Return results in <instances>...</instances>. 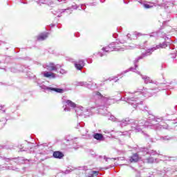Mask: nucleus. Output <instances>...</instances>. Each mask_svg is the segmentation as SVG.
Segmentation results:
<instances>
[{"label": "nucleus", "instance_id": "864d4df0", "mask_svg": "<svg viewBox=\"0 0 177 177\" xmlns=\"http://www.w3.org/2000/svg\"><path fill=\"white\" fill-rule=\"evenodd\" d=\"M173 123H174V124H176V123H177V118H176V120H174V122H173Z\"/></svg>", "mask_w": 177, "mask_h": 177}, {"label": "nucleus", "instance_id": "338daca9", "mask_svg": "<svg viewBox=\"0 0 177 177\" xmlns=\"http://www.w3.org/2000/svg\"><path fill=\"white\" fill-rule=\"evenodd\" d=\"M151 142H153V139L152 138H151Z\"/></svg>", "mask_w": 177, "mask_h": 177}, {"label": "nucleus", "instance_id": "6ab92c4d", "mask_svg": "<svg viewBox=\"0 0 177 177\" xmlns=\"http://www.w3.org/2000/svg\"><path fill=\"white\" fill-rule=\"evenodd\" d=\"M49 37V32H45L43 33H41L38 37H37V41H45Z\"/></svg>", "mask_w": 177, "mask_h": 177}, {"label": "nucleus", "instance_id": "4d7b16f0", "mask_svg": "<svg viewBox=\"0 0 177 177\" xmlns=\"http://www.w3.org/2000/svg\"><path fill=\"white\" fill-rule=\"evenodd\" d=\"M104 133H110V132H109L108 131H104Z\"/></svg>", "mask_w": 177, "mask_h": 177}, {"label": "nucleus", "instance_id": "c756f323", "mask_svg": "<svg viewBox=\"0 0 177 177\" xmlns=\"http://www.w3.org/2000/svg\"><path fill=\"white\" fill-rule=\"evenodd\" d=\"M26 161H30V160L28 159H25L23 157H18V164H24Z\"/></svg>", "mask_w": 177, "mask_h": 177}, {"label": "nucleus", "instance_id": "774afa93", "mask_svg": "<svg viewBox=\"0 0 177 177\" xmlns=\"http://www.w3.org/2000/svg\"><path fill=\"white\" fill-rule=\"evenodd\" d=\"M62 15H58V17H61Z\"/></svg>", "mask_w": 177, "mask_h": 177}, {"label": "nucleus", "instance_id": "49530a36", "mask_svg": "<svg viewBox=\"0 0 177 177\" xmlns=\"http://www.w3.org/2000/svg\"><path fill=\"white\" fill-rule=\"evenodd\" d=\"M90 154H91L92 157H95V156H96V153H95V151H91Z\"/></svg>", "mask_w": 177, "mask_h": 177}, {"label": "nucleus", "instance_id": "473e14b6", "mask_svg": "<svg viewBox=\"0 0 177 177\" xmlns=\"http://www.w3.org/2000/svg\"><path fill=\"white\" fill-rule=\"evenodd\" d=\"M150 38L158 37V32H153L149 34Z\"/></svg>", "mask_w": 177, "mask_h": 177}, {"label": "nucleus", "instance_id": "f8f14e48", "mask_svg": "<svg viewBox=\"0 0 177 177\" xmlns=\"http://www.w3.org/2000/svg\"><path fill=\"white\" fill-rule=\"evenodd\" d=\"M75 111L77 115V118H78V116L84 117V118L86 117V113H84L85 112H84V107L82 106L76 107L75 109Z\"/></svg>", "mask_w": 177, "mask_h": 177}, {"label": "nucleus", "instance_id": "79ce46f5", "mask_svg": "<svg viewBox=\"0 0 177 177\" xmlns=\"http://www.w3.org/2000/svg\"><path fill=\"white\" fill-rule=\"evenodd\" d=\"M72 171H74L73 169H67L64 171V174H70V172H72Z\"/></svg>", "mask_w": 177, "mask_h": 177}, {"label": "nucleus", "instance_id": "052dcab7", "mask_svg": "<svg viewBox=\"0 0 177 177\" xmlns=\"http://www.w3.org/2000/svg\"><path fill=\"white\" fill-rule=\"evenodd\" d=\"M73 149H75V150H77V149H78V147H75L73 145Z\"/></svg>", "mask_w": 177, "mask_h": 177}, {"label": "nucleus", "instance_id": "f257e3e1", "mask_svg": "<svg viewBox=\"0 0 177 177\" xmlns=\"http://www.w3.org/2000/svg\"><path fill=\"white\" fill-rule=\"evenodd\" d=\"M158 91H161V89H147L143 87L142 88H138L137 91L133 93L128 92L124 95V97L120 98V100L129 103V104L133 106V109H138L139 110H142V111H147V113L149 114L147 120L152 121L151 123L154 124L156 116L153 115L151 112L149 111V107L143 104V99H145L146 96H153V95H154V93H157Z\"/></svg>", "mask_w": 177, "mask_h": 177}, {"label": "nucleus", "instance_id": "423d86ee", "mask_svg": "<svg viewBox=\"0 0 177 177\" xmlns=\"http://www.w3.org/2000/svg\"><path fill=\"white\" fill-rule=\"evenodd\" d=\"M93 96L97 99H100L101 102H103L104 104H110V103H114V100L110 97H104L100 92L95 91L93 93Z\"/></svg>", "mask_w": 177, "mask_h": 177}, {"label": "nucleus", "instance_id": "2f4dec72", "mask_svg": "<svg viewBox=\"0 0 177 177\" xmlns=\"http://www.w3.org/2000/svg\"><path fill=\"white\" fill-rule=\"evenodd\" d=\"M75 68H77V70H79V71H81L82 70V68H84V66H81V65H80L78 62L75 63Z\"/></svg>", "mask_w": 177, "mask_h": 177}, {"label": "nucleus", "instance_id": "09e8293b", "mask_svg": "<svg viewBox=\"0 0 177 177\" xmlns=\"http://www.w3.org/2000/svg\"><path fill=\"white\" fill-rule=\"evenodd\" d=\"M20 2H21V3H24V5H27V1H26L21 0Z\"/></svg>", "mask_w": 177, "mask_h": 177}, {"label": "nucleus", "instance_id": "72a5a7b5", "mask_svg": "<svg viewBox=\"0 0 177 177\" xmlns=\"http://www.w3.org/2000/svg\"><path fill=\"white\" fill-rule=\"evenodd\" d=\"M35 2H37V3H38V5L46 3V0H35Z\"/></svg>", "mask_w": 177, "mask_h": 177}, {"label": "nucleus", "instance_id": "3c124183", "mask_svg": "<svg viewBox=\"0 0 177 177\" xmlns=\"http://www.w3.org/2000/svg\"><path fill=\"white\" fill-rule=\"evenodd\" d=\"M138 2H139V3H143V2L145 1V0H137Z\"/></svg>", "mask_w": 177, "mask_h": 177}, {"label": "nucleus", "instance_id": "1a4fd4ad", "mask_svg": "<svg viewBox=\"0 0 177 177\" xmlns=\"http://www.w3.org/2000/svg\"><path fill=\"white\" fill-rule=\"evenodd\" d=\"M118 125L121 127V128H124V127H127V125H136V122H135V120L133 119H129V118H127L126 119H123L122 120H118Z\"/></svg>", "mask_w": 177, "mask_h": 177}, {"label": "nucleus", "instance_id": "f03ea898", "mask_svg": "<svg viewBox=\"0 0 177 177\" xmlns=\"http://www.w3.org/2000/svg\"><path fill=\"white\" fill-rule=\"evenodd\" d=\"M136 124L133 123L131 126L132 129L135 131V132H142L143 135L146 138H149V134L145 133V131H142V128H148L149 129H154V131H162V129H167L168 128V125H161L158 124L150 123V122L145 120H141L140 121L135 120Z\"/></svg>", "mask_w": 177, "mask_h": 177}, {"label": "nucleus", "instance_id": "8fccbe9b", "mask_svg": "<svg viewBox=\"0 0 177 177\" xmlns=\"http://www.w3.org/2000/svg\"><path fill=\"white\" fill-rule=\"evenodd\" d=\"M67 10H70V9L68 8V9L62 10L61 13H64V12H67Z\"/></svg>", "mask_w": 177, "mask_h": 177}, {"label": "nucleus", "instance_id": "5701e85b", "mask_svg": "<svg viewBox=\"0 0 177 177\" xmlns=\"http://www.w3.org/2000/svg\"><path fill=\"white\" fill-rule=\"evenodd\" d=\"M140 75L142 78L144 80L145 84H151V82H153V80H151V79L149 77H147L146 75Z\"/></svg>", "mask_w": 177, "mask_h": 177}, {"label": "nucleus", "instance_id": "a211bd4d", "mask_svg": "<svg viewBox=\"0 0 177 177\" xmlns=\"http://www.w3.org/2000/svg\"><path fill=\"white\" fill-rule=\"evenodd\" d=\"M53 157H54V158H57L58 160H62V158L64 157V153L60 151H56L53 152Z\"/></svg>", "mask_w": 177, "mask_h": 177}, {"label": "nucleus", "instance_id": "c85d7f7f", "mask_svg": "<svg viewBox=\"0 0 177 177\" xmlns=\"http://www.w3.org/2000/svg\"><path fill=\"white\" fill-rule=\"evenodd\" d=\"M164 119L162 118V117H156L155 118V120L153 121V124H158V125H160V122H162V121Z\"/></svg>", "mask_w": 177, "mask_h": 177}, {"label": "nucleus", "instance_id": "b1692460", "mask_svg": "<svg viewBox=\"0 0 177 177\" xmlns=\"http://www.w3.org/2000/svg\"><path fill=\"white\" fill-rule=\"evenodd\" d=\"M99 174V171H93V170H88V176L87 177H93V176H97Z\"/></svg>", "mask_w": 177, "mask_h": 177}, {"label": "nucleus", "instance_id": "a878e982", "mask_svg": "<svg viewBox=\"0 0 177 177\" xmlns=\"http://www.w3.org/2000/svg\"><path fill=\"white\" fill-rule=\"evenodd\" d=\"M176 111H177V105L169 108V114H171V115L176 114Z\"/></svg>", "mask_w": 177, "mask_h": 177}, {"label": "nucleus", "instance_id": "393cba45", "mask_svg": "<svg viewBox=\"0 0 177 177\" xmlns=\"http://www.w3.org/2000/svg\"><path fill=\"white\" fill-rule=\"evenodd\" d=\"M174 139V137H171L169 136H161L160 140L162 142H168L169 140H172Z\"/></svg>", "mask_w": 177, "mask_h": 177}, {"label": "nucleus", "instance_id": "4c0bfd02", "mask_svg": "<svg viewBox=\"0 0 177 177\" xmlns=\"http://www.w3.org/2000/svg\"><path fill=\"white\" fill-rule=\"evenodd\" d=\"M66 142H69V143H68L67 145H69V146H73V145H74L75 143V141L74 140H66Z\"/></svg>", "mask_w": 177, "mask_h": 177}, {"label": "nucleus", "instance_id": "cd10ccee", "mask_svg": "<svg viewBox=\"0 0 177 177\" xmlns=\"http://www.w3.org/2000/svg\"><path fill=\"white\" fill-rule=\"evenodd\" d=\"M7 121L8 120L3 118L0 120V129H2V128L6 125Z\"/></svg>", "mask_w": 177, "mask_h": 177}, {"label": "nucleus", "instance_id": "5fc2aeb1", "mask_svg": "<svg viewBox=\"0 0 177 177\" xmlns=\"http://www.w3.org/2000/svg\"><path fill=\"white\" fill-rule=\"evenodd\" d=\"M83 169H85V170L88 169V167L84 166V167H83Z\"/></svg>", "mask_w": 177, "mask_h": 177}, {"label": "nucleus", "instance_id": "e2e57ef3", "mask_svg": "<svg viewBox=\"0 0 177 177\" xmlns=\"http://www.w3.org/2000/svg\"><path fill=\"white\" fill-rule=\"evenodd\" d=\"M33 78H35V80H37V76L34 75Z\"/></svg>", "mask_w": 177, "mask_h": 177}, {"label": "nucleus", "instance_id": "20e7f679", "mask_svg": "<svg viewBox=\"0 0 177 177\" xmlns=\"http://www.w3.org/2000/svg\"><path fill=\"white\" fill-rule=\"evenodd\" d=\"M125 42H127L125 39H120L117 41L113 42L106 47H103L102 48V50H103V53L102 52L98 53V56H100V57H103V56H105L106 53H109V52H113V50H116V51L124 50V48H120L118 45L120 44H125Z\"/></svg>", "mask_w": 177, "mask_h": 177}, {"label": "nucleus", "instance_id": "412c9836", "mask_svg": "<svg viewBox=\"0 0 177 177\" xmlns=\"http://www.w3.org/2000/svg\"><path fill=\"white\" fill-rule=\"evenodd\" d=\"M139 160H140V157H139V154L138 153H136L130 157L129 161L130 162H138Z\"/></svg>", "mask_w": 177, "mask_h": 177}, {"label": "nucleus", "instance_id": "9b49d317", "mask_svg": "<svg viewBox=\"0 0 177 177\" xmlns=\"http://www.w3.org/2000/svg\"><path fill=\"white\" fill-rule=\"evenodd\" d=\"M76 129H78L82 136H85L88 133V130L85 127V123L84 122H80L76 127Z\"/></svg>", "mask_w": 177, "mask_h": 177}, {"label": "nucleus", "instance_id": "7c9ffc66", "mask_svg": "<svg viewBox=\"0 0 177 177\" xmlns=\"http://www.w3.org/2000/svg\"><path fill=\"white\" fill-rule=\"evenodd\" d=\"M141 5H142L143 8H145V9H151V8H153V6H150L145 1H142V3H141Z\"/></svg>", "mask_w": 177, "mask_h": 177}, {"label": "nucleus", "instance_id": "69168bd1", "mask_svg": "<svg viewBox=\"0 0 177 177\" xmlns=\"http://www.w3.org/2000/svg\"><path fill=\"white\" fill-rule=\"evenodd\" d=\"M101 2H102V3H103V2H104V1H103V0H101Z\"/></svg>", "mask_w": 177, "mask_h": 177}, {"label": "nucleus", "instance_id": "bf43d9fd", "mask_svg": "<svg viewBox=\"0 0 177 177\" xmlns=\"http://www.w3.org/2000/svg\"><path fill=\"white\" fill-rule=\"evenodd\" d=\"M123 1H124V3H128V2H129V1H125V0H123Z\"/></svg>", "mask_w": 177, "mask_h": 177}, {"label": "nucleus", "instance_id": "0e129e2a", "mask_svg": "<svg viewBox=\"0 0 177 177\" xmlns=\"http://www.w3.org/2000/svg\"><path fill=\"white\" fill-rule=\"evenodd\" d=\"M171 57H172V59H175V57H174V56H171Z\"/></svg>", "mask_w": 177, "mask_h": 177}, {"label": "nucleus", "instance_id": "c9c22d12", "mask_svg": "<svg viewBox=\"0 0 177 177\" xmlns=\"http://www.w3.org/2000/svg\"><path fill=\"white\" fill-rule=\"evenodd\" d=\"M63 66V64H55V71H57V70H59V68H62V66Z\"/></svg>", "mask_w": 177, "mask_h": 177}, {"label": "nucleus", "instance_id": "bb28decb", "mask_svg": "<svg viewBox=\"0 0 177 177\" xmlns=\"http://www.w3.org/2000/svg\"><path fill=\"white\" fill-rule=\"evenodd\" d=\"M167 42L164 41V42L160 43L158 45L156 46L155 47L156 48V50H157V49H160V48H167Z\"/></svg>", "mask_w": 177, "mask_h": 177}, {"label": "nucleus", "instance_id": "6e6d98bb", "mask_svg": "<svg viewBox=\"0 0 177 177\" xmlns=\"http://www.w3.org/2000/svg\"><path fill=\"white\" fill-rule=\"evenodd\" d=\"M75 37H80V35H78V33H76V34H75Z\"/></svg>", "mask_w": 177, "mask_h": 177}, {"label": "nucleus", "instance_id": "dca6fc26", "mask_svg": "<svg viewBox=\"0 0 177 177\" xmlns=\"http://www.w3.org/2000/svg\"><path fill=\"white\" fill-rule=\"evenodd\" d=\"M141 151L143 153H146L147 154H150V156H156V154H160L159 152H157L156 151L149 149L147 148H142Z\"/></svg>", "mask_w": 177, "mask_h": 177}, {"label": "nucleus", "instance_id": "4be33fe9", "mask_svg": "<svg viewBox=\"0 0 177 177\" xmlns=\"http://www.w3.org/2000/svg\"><path fill=\"white\" fill-rule=\"evenodd\" d=\"M162 160V161H175V160H176V157L163 156Z\"/></svg>", "mask_w": 177, "mask_h": 177}, {"label": "nucleus", "instance_id": "9d476101", "mask_svg": "<svg viewBox=\"0 0 177 177\" xmlns=\"http://www.w3.org/2000/svg\"><path fill=\"white\" fill-rule=\"evenodd\" d=\"M3 149H6V146L5 145H0V150H2ZM0 158L1 160H5L6 162H15V164H19V157L18 158H6L4 156H0Z\"/></svg>", "mask_w": 177, "mask_h": 177}, {"label": "nucleus", "instance_id": "6e6552de", "mask_svg": "<svg viewBox=\"0 0 177 177\" xmlns=\"http://www.w3.org/2000/svg\"><path fill=\"white\" fill-rule=\"evenodd\" d=\"M62 104H63V109L64 111H71V107L72 109H75L76 107L77 104L73 102V101L70 100H64L62 98Z\"/></svg>", "mask_w": 177, "mask_h": 177}, {"label": "nucleus", "instance_id": "f704fd0d", "mask_svg": "<svg viewBox=\"0 0 177 177\" xmlns=\"http://www.w3.org/2000/svg\"><path fill=\"white\" fill-rule=\"evenodd\" d=\"M154 161H156V160L153 158H147V162H149V163H153L154 162Z\"/></svg>", "mask_w": 177, "mask_h": 177}, {"label": "nucleus", "instance_id": "ea45409f", "mask_svg": "<svg viewBox=\"0 0 177 177\" xmlns=\"http://www.w3.org/2000/svg\"><path fill=\"white\" fill-rule=\"evenodd\" d=\"M59 74H67V71H66L65 69L61 68L59 71Z\"/></svg>", "mask_w": 177, "mask_h": 177}, {"label": "nucleus", "instance_id": "680f3d73", "mask_svg": "<svg viewBox=\"0 0 177 177\" xmlns=\"http://www.w3.org/2000/svg\"><path fill=\"white\" fill-rule=\"evenodd\" d=\"M176 2H177V0H174L175 5H177Z\"/></svg>", "mask_w": 177, "mask_h": 177}, {"label": "nucleus", "instance_id": "39448f33", "mask_svg": "<svg viewBox=\"0 0 177 177\" xmlns=\"http://www.w3.org/2000/svg\"><path fill=\"white\" fill-rule=\"evenodd\" d=\"M38 81H39V80H36L35 82H37L39 88H41V89H43L44 91H47L48 92H56L57 93H63V92H64V89L63 88L49 87L46 86L45 84L39 83V82Z\"/></svg>", "mask_w": 177, "mask_h": 177}, {"label": "nucleus", "instance_id": "c03bdc74", "mask_svg": "<svg viewBox=\"0 0 177 177\" xmlns=\"http://www.w3.org/2000/svg\"><path fill=\"white\" fill-rule=\"evenodd\" d=\"M8 169H12V171H19V168H16L13 167H9Z\"/></svg>", "mask_w": 177, "mask_h": 177}, {"label": "nucleus", "instance_id": "13d9d810", "mask_svg": "<svg viewBox=\"0 0 177 177\" xmlns=\"http://www.w3.org/2000/svg\"><path fill=\"white\" fill-rule=\"evenodd\" d=\"M104 160L107 161V158L106 156L104 157Z\"/></svg>", "mask_w": 177, "mask_h": 177}, {"label": "nucleus", "instance_id": "de8ad7c7", "mask_svg": "<svg viewBox=\"0 0 177 177\" xmlns=\"http://www.w3.org/2000/svg\"><path fill=\"white\" fill-rule=\"evenodd\" d=\"M136 35H137V37H140L142 35H145V34H142V33H136Z\"/></svg>", "mask_w": 177, "mask_h": 177}, {"label": "nucleus", "instance_id": "aec40b11", "mask_svg": "<svg viewBox=\"0 0 177 177\" xmlns=\"http://www.w3.org/2000/svg\"><path fill=\"white\" fill-rule=\"evenodd\" d=\"M93 137L94 139H95L96 140H98L99 142H102L104 140V136L102 133H95L93 135Z\"/></svg>", "mask_w": 177, "mask_h": 177}, {"label": "nucleus", "instance_id": "a18cd8bd", "mask_svg": "<svg viewBox=\"0 0 177 177\" xmlns=\"http://www.w3.org/2000/svg\"><path fill=\"white\" fill-rule=\"evenodd\" d=\"M127 38L130 39L131 38V34H127V35L124 37V39H127Z\"/></svg>", "mask_w": 177, "mask_h": 177}, {"label": "nucleus", "instance_id": "ddd939ff", "mask_svg": "<svg viewBox=\"0 0 177 177\" xmlns=\"http://www.w3.org/2000/svg\"><path fill=\"white\" fill-rule=\"evenodd\" d=\"M41 75L44 78H49L50 80H55L56 74L49 71L41 72Z\"/></svg>", "mask_w": 177, "mask_h": 177}, {"label": "nucleus", "instance_id": "58836bf2", "mask_svg": "<svg viewBox=\"0 0 177 177\" xmlns=\"http://www.w3.org/2000/svg\"><path fill=\"white\" fill-rule=\"evenodd\" d=\"M78 64L81 65L82 67H84L85 66V62H84V60H80L77 62Z\"/></svg>", "mask_w": 177, "mask_h": 177}, {"label": "nucleus", "instance_id": "2eb2a0df", "mask_svg": "<svg viewBox=\"0 0 177 177\" xmlns=\"http://www.w3.org/2000/svg\"><path fill=\"white\" fill-rule=\"evenodd\" d=\"M11 73H19V71H24V69H23V66L20 64H17L15 66H13L10 68Z\"/></svg>", "mask_w": 177, "mask_h": 177}, {"label": "nucleus", "instance_id": "f3484780", "mask_svg": "<svg viewBox=\"0 0 177 177\" xmlns=\"http://www.w3.org/2000/svg\"><path fill=\"white\" fill-rule=\"evenodd\" d=\"M43 67L44 68H46L48 71H55V70H56V68H55V64L52 62L43 65Z\"/></svg>", "mask_w": 177, "mask_h": 177}, {"label": "nucleus", "instance_id": "4468645a", "mask_svg": "<svg viewBox=\"0 0 177 177\" xmlns=\"http://www.w3.org/2000/svg\"><path fill=\"white\" fill-rule=\"evenodd\" d=\"M79 86H84L85 88H88V89H92V86H93V82L92 81L88 82H80L77 83Z\"/></svg>", "mask_w": 177, "mask_h": 177}, {"label": "nucleus", "instance_id": "603ef678", "mask_svg": "<svg viewBox=\"0 0 177 177\" xmlns=\"http://www.w3.org/2000/svg\"><path fill=\"white\" fill-rule=\"evenodd\" d=\"M72 8L73 9H78V6H73Z\"/></svg>", "mask_w": 177, "mask_h": 177}, {"label": "nucleus", "instance_id": "37998d69", "mask_svg": "<svg viewBox=\"0 0 177 177\" xmlns=\"http://www.w3.org/2000/svg\"><path fill=\"white\" fill-rule=\"evenodd\" d=\"M58 2H59L61 4L63 3H67L68 0H57Z\"/></svg>", "mask_w": 177, "mask_h": 177}, {"label": "nucleus", "instance_id": "0eeeda50", "mask_svg": "<svg viewBox=\"0 0 177 177\" xmlns=\"http://www.w3.org/2000/svg\"><path fill=\"white\" fill-rule=\"evenodd\" d=\"M97 107H98L99 113L100 114H102V115H105V116L107 115L108 117H109L108 120L111 121H115L116 122H118V120L115 118L114 115L110 114V113H103V111H107V109H106V106H104V104L97 105Z\"/></svg>", "mask_w": 177, "mask_h": 177}, {"label": "nucleus", "instance_id": "a19ab883", "mask_svg": "<svg viewBox=\"0 0 177 177\" xmlns=\"http://www.w3.org/2000/svg\"><path fill=\"white\" fill-rule=\"evenodd\" d=\"M86 8V6L85 4H82L81 7L79 8V10H85Z\"/></svg>", "mask_w": 177, "mask_h": 177}, {"label": "nucleus", "instance_id": "e433bc0d", "mask_svg": "<svg viewBox=\"0 0 177 177\" xmlns=\"http://www.w3.org/2000/svg\"><path fill=\"white\" fill-rule=\"evenodd\" d=\"M28 149H31V147H23V148H20L19 151H27Z\"/></svg>", "mask_w": 177, "mask_h": 177}, {"label": "nucleus", "instance_id": "7ed1b4c3", "mask_svg": "<svg viewBox=\"0 0 177 177\" xmlns=\"http://www.w3.org/2000/svg\"><path fill=\"white\" fill-rule=\"evenodd\" d=\"M154 50H157L156 47H152L149 49H147L145 53H143L140 56H139L137 59H135L134 61V67H131L130 68L122 71L120 74H118V76L114 77L112 78L113 81H115V82H117L120 79H118V77H120V78H122L124 77V74H127V73H129V71H133V73H136L138 74V75H140V72L136 71V68H138V63L139 62V60H142L143 57H147V56H151V55H153V52Z\"/></svg>", "mask_w": 177, "mask_h": 177}]
</instances>
